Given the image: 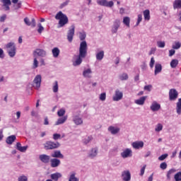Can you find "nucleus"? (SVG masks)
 <instances>
[{"instance_id": "obj_20", "label": "nucleus", "mask_w": 181, "mask_h": 181, "mask_svg": "<svg viewBox=\"0 0 181 181\" xmlns=\"http://www.w3.org/2000/svg\"><path fill=\"white\" fill-rule=\"evenodd\" d=\"M146 98H148V96H142L139 99L135 100V104H137V105H144Z\"/></svg>"}, {"instance_id": "obj_7", "label": "nucleus", "mask_w": 181, "mask_h": 181, "mask_svg": "<svg viewBox=\"0 0 181 181\" xmlns=\"http://www.w3.org/2000/svg\"><path fill=\"white\" fill-rule=\"evenodd\" d=\"M177 95H179V93H177V90L176 89H170L169 91V98L170 101H175L176 98H177Z\"/></svg>"}, {"instance_id": "obj_8", "label": "nucleus", "mask_w": 181, "mask_h": 181, "mask_svg": "<svg viewBox=\"0 0 181 181\" xmlns=\"http://www.w3.org/2000/svg\"><path fill=\"white\" fill-rule=\"evenodd\" d=\"M121 156L123 159L131 158V156H132V150H131V148H126L121 153Z\"/></svg>"}, {"instance_id": "obj_25", "label": "nucleus", "mask_w": 181, "mask_h": 181, "mask_svg": "<svg viewBox=\"0 0 181 181\" xmlns=\"http://www.w3.org/2000/svg\"><path fill=\"white\" fill-rule=\"evenodd\" d=\"M73 121L76 125H81L83 124V119L78 116H74Z\"/></svg>"}, {"instance_id": "obj_53", "label": "nucleus", "mask_w": 181, "mask_h": 181, "mask_svg": "<svg viewBox=\"0 0 181 181\" xmlns=\"http://www.w3.org/2000/svg\"><path fill=\"white\" fill-rule=\"evenodd\" d=\"M28 146H21V147L18 149V151H19L20 152H26V151L28 150Z\"/></svg>"}, {"instance_id": "obj_42", "label": "nucleus", "mask_w": 181, "mask_h": 181, "mask_svg": "<svg viewBox=\"0 0 181 181\" xmlns=\"http://www.w3.org/2000/svg\"><path fill=\"white\" fill-rule=\"evenodd\" d=\"M64 114H66V110H64V109H60L57 112L58 117H63V115H64Z\"/></svg>"}, {"instance_id": "obj_6", "label": "nucleus", "mask_w": 181, "mask_h": 181, "mask_svg": "<svg viewBox=\"0 0 181 181\" xmlns=\"http://www.w3.org/2000/svg\"><path fill=\"white\" fill-rule=\"evenodd\" d=\"M76 27L74 25L71 26V29L68 30L67 33V40L69 43H71L73 42V37H74V31H75Z\"/></svg>"}, {"instance_id": "obj_23", "label": "nucleus", "mask_w": 181, "mask_h": 181, "mask_svg": "<svg viewBox=\"0 0 181 181\" xmlns=\"http://www.w3.org/2000/svg\"><path fill=\"white\" fill-rule=\"evenodd\" d=\"M108 131H110L112 135H115L119 132V128L110 126L108 127Z\"/></svg>"}, {"instance_id": "obj_40", "label": "nucleus", "mask_w": 181, "mask_h": 181, "mask_svg": "<svg viewBox=\"0 0 181 181\" xmlns=\"http://www.w3.org/2000/svg\"><path fill=\"white\" fill-rule=\"evenodd\" d=\"M174 179H175V181H181V171L177 173L174 175Z\"/></svg>"}, {"instance_id": "obj_28", "label": "nucleus", "mask_w": 181, "mask_h": 181, "mask_svg": "<svg viewBox=\"0 0 181 181\" xmlns=\"http://www.w3.org/2000/svg\"><path fill=\"white\" fill-rule=\"evenodd\" d=\"M143 14H144L145 21H150L151 20V11H149L148 9L145 10L143 12Z\"/></svg>"}, {"instance_id": "obj_34", "label": "nucleus", "mask_w": 181, "mask_h": 181, "mask_svg": "<svg viewBox=\"0 0 181 181\" xmlns=\"http://www.w3.org/2000/svg\"><path fill=\"white\" fill-rule=\"evenodd\" d=\"M176 110H177V114L180 115V114H181V98L178 99V102L177 103Z\"/></svg>"}, {"instance_id": "obj_33", "label": "nucleus", "mask_w": 181, "mask_h": 181, "mask_svg": "<svg viewBox=\"0 0 181 181\" xmlns=\"http://www.w3.org/2000/svg\"><path fill=\"white\" fill-rule=\"evenodd\" d=\"M123 23L124 25L127 26V28H129V23H131V18H129V17L128 16L124 17Z\"/></svg>"}, {"instance_id": "obj_47", "label": "nucleus", "mask_w": 181, "mask_h": 181, "mask_svg": "<svg viewBox=\"0 0 181 181\" xmlns=\"http://www.w3.org/2000/svg\"><path fill=\"white\" fill-rule=\"evenodd\" d=\"M62 138V135L60 134H53V139L54 141H57V139H60Z\"/></svg>"}, {"instance_id": "obj_55", "label": "nucleus", "mask_w": 181, "mask_h": 181, "mask_svg": "<svg viewBox=\"0 0 181 181\" xmlns=\"http://www.w3.org/2000/svg\"><path fill=\"white\" fill-rule=\"evenodd\" d=\"M168 158V154H163L158 157V160H165Z\"/></svg>"}, {"instance_id": "obj_1", "label": "nucleus", "mask_w": 181, "mask_h": 181, "mask_svg": "<svg viewBox=\"0 0 181 181\" xmlns=\"http://www.w3.org/2000/svg\"><path fill=\"white\" fill-rule=\"evenodd\" d=\"M87 42L82 41L80 43L79 46V54L76 59V61L74 62V66H80L81 63H83V59L86 58L87 56Z\"/></svg>"}, {"instance_id": "obj_19", "label": "nucleus", "mask_w": 181, "mask_h": 181, "mask_svg": "<svg viewBox=\"0 0 181 181\" xmlns=\"http://www.w3.org/2000/svg\"><path fill=\"white\" fill-rule=\"evenodd\" d=\"M49 162H51V168H57L60 165V160L57 158H52Z\"/></svg>"}, {"instance_id": "obj_62", "label": "nucleus", "mask_w": 181, "mask_h": 181, "mask_svg": "<svg viewBox=\"0 0 181 181\" xmlns=\"http://www.w3.org/2000/svg\"><path fill=\"white\" fill-rule=\"evenodd\" d=\"M91 139H93V137L88 136V139H85L83 142L84 144H88V142H90V141H91Z\"/></svg>"}, {"instance_id": "obj_37", "label": "nucleus", "mask_w": 181, "mask_h": 181, "mask_svg": "<svg viewBox=\"0 0 181 181\" xmlns=\"http://www.w3.org/2000/svg\"><path fill=\"white\" fill-rule=\"evenodd\" d=\"M53 93H57L59 91V82L55 81L52 87Z\"/></svg>"}, {"instance_id": "obj_38", "label": "nucleus", "mask_w": 181, "mask_h": 181, "mask_svg": "<svg viewBox=\"0 0 181 181\" xmlns=\"http://www.w3.org/2000/svg\"><path fill=\"white\" fill-rule=\"evenodd\" d=\"M96 59L97 60H101L102 59H104V51H100L96 54Z\"/></svg>"}, {"instance_id": "obj_49", "label": "nucleus", "mask_w": 181, "mask_h": 181, "mask_svg": "<svg viewBox=\"0 0 181 181\" xmlns=\"http://www.w3.org/2000/svg\"><path fill=\"white\" fill-rule=\"evenodd\" d=\"M14 8L15 9H20V8H22V1H19L17 4H15Z\"/></svg>"}, {"instance_id": "obj_5", "label": "nucleus", "mask_w": 181, "mask_h": 181, "mask_svg": "<svg viewBox=\"0 0 181 181\" xmlns=\"http://www.w3.org/2000/svg\"><path fill=\"white\" fill-rule=\"evenodd\" d=\"M97 4L100 6H106L107 8H112L114 6V1H107V0H97Z\"/></svg>"}, {"instance_id": "obj_3", "label": "nucleus", "mask_w": 181, "mask_h": 181, "mask_svg": "<svg viewBox=\"0 0 181 181\" xmlns=\"http://www.w3.org/2000/svg\"><path fill=\"white\" fill-rule=\"evenodd\" d=\"M60 146V143L54 142L52 141H47L44 144V148L46 151H52L53 149H57Z\"/></svg>"}, {"instance_id": "obj_60", "label": "nucleus", "mask_w": 181, "mask_h": 181, "mask_svg": "<svg viewBox=\"0 0 181 181\" xmlns=\"http://www.w3.org/2000/svg\"><path fill=\"white\" fill-rule=\"evenodd\" d=\"M67 5H69V1H65L60 5L59 8L60 9H63V8H64V6H67Z\"/></svg>"}, {"instance_id": "obj_14", "label": "nucleus", "mask_w": 181, "mask_h": 181, "mask_svg": "<svg viewBox=\"0 0 181 181\" xmlns=\"http://www.w3.org/2000/svg\"><path fill=\"white\" fill-rule=\"evenodd\" d=\"M123 94L122 92L119 90H116L115 94L113 96V101H119V100H122Z\"/></svg>"}, {"instance_id": "obj_46", "label": "nucleus", "mask_w": 181, "mask_h": 181, "mask_svg": "<svg viewBox=\"0 0 181 181\" xmlns=\"http://www.w3.org/2000/svg\"><path fill=\"white\" fill-rule=\"evenodd\" d=\"M128 78V74H122L119 76V79L122 80V81H124V80H127Z\"/></svg>"}, {"instance_id": "obj_39", "label": "nucleus", "mask_w": 181, "mask_h": 181, "mask_svg": "<svg viewBox=\"0 0 181 181\" xmlns=\"http://www.w3.org/2000/svg\"><path fill=\"white\" fill-rule=\"evenodd\" d=\"M181 47V43L180 42H175L174 45H173V49H175V50H177V49H180Z\"/></svg>"}, {"instance_id": "obj_63", "label": "nucleus", "mask_w": 181, "mask_h": 181, "mask_svg": "<svg viewBox=\"0 0 181 181\" xmlns=\"http://www.w3.org/2000/svg\"><path fill=\"white\" fill-rule=\"evenodd\" d=\"M175 53H176V51H175V49H170L169 51V56H170V57H172V56H173V54H175Z\"/></svg>"}, {"instance_id": "obj_17", "label": "nucleus", "mask_w": 181, "mask_h": 181, "mask_svg": "<svg viewBox=\"0 0 181 181\" xmlns=\"http://www.w3.org/2000/svg\"><path fill=\"white\" fill-rule=\"evenodd\" d=\"M151 111H159L160 110V104L156 103V102H153L150 107Z\"/></svg>"}, {"instance_id": "obj_48", "label": "nucleus", "mask_w": 181, "mask_h": 181, "mask_svg": "<svg viewBox=\"0 0 181 181\" xmlns=\"http://www.w3.org/2000/svg\"><path fill=\"white\" fill-rule=\"evenodd\" d=\"M160 168L163 170H165V169H166L168 168V164L165 162L161 163L160 165Z\"/></svg>"}, {"instance_id": "obj_32", "label": "nucleus", "mask_w": 181, "mask_h": 181, "mask_svg": "<svg viewBox=\"0 0 181 181\" xmlns=\"http://www.w3.org/2000/svg\"><path fill=\"white\" fill-rule=\"evenodd\" d=\"M52 54L54 57H59V55L60 54V49L57 47H54L52 49Z\"/></svg>"}, {"instance_id": "obj_26", "label": "nucleus", "mask_w": 181, "mask_h": 181, "mask_svg": "<svg viewBox=\"0 0 181 181\" xmlns=\"http://www.w3.org/2000/svg\"><path fill=\"white\" fill-rule=\"evenodd\" d=\"M50 177L52 180L57 181L60 177H62V173H55L50 175Z\"/></svg>"}, {"instance_id": "obj_50", "label": "nucleus", "mask_w": 181, "mask_h": 181, "mask_svg": "<svg viewBox=\"0 0 181 181\" xmlns=\"http://www.w3.org/2000/svg\"><path fill=\"white\" fill-rule=\"evenodd\" d=\"M157 45L158 47L163 48L165 47V42L164 41H158L157 42Z\"/></svg>"}, {"instance_id": "obj_11", "label": "nucleus", "mask_w": 181, "mask_h": 181, "mask_svg": "<svg viewBox=\"0 0 181 181\" xmlns=\"http://www.w3.org/2000/svg\"><path fill=\"white\" fill-rule=\"evenodd\" d=\"M24 22L27 26H31L32 28H35L36 26V21L35 18H32L31 21L27 17L24 18Z\"/></svg>"}, {"instance_id": "obj_31", "label": "nucleus", "mask_w": 181, "mask_h": 181, "mask_svg": "<svg viewBox=\"0 0 181 181\" xmlns=\"http://www.w3.org/2000/svg\"><path fill=\"white\" fill-rule=\"evenodd\" d=\"M66 121H67V116H64L62 118L58 119L56 125H60L62 124H64V122H66Z\"/></svg>"}, {"instance_id": "obj_61", "label": "nucleus", "mask_w": 181, "mask_h": 181, "mask_svg": "<svg viewBox=\"0 0 181 181\" xmlns=\"http://www.w3.org/2000/svg\"><path fill=\"white\" fill-rule=\"evenodd\" d=\"M6 19V14H4L0 17V22H5Z\"/></svg>"}, {"instance_id": "obj_18", "label": "nucleus", "mask_w": 181, "mask_h": 181, "mask_svg": "<svg viewBox=\"0 0 181 181\" xmlns=\"http://www.w3.org/2000/svg\"><path fill=\"white\" fill-rule=\"evenodd\" d=\"M3 3V6H4V11H9L11 8H9L10 5H12V2L11 0H1Z\"/></svg>"}, {"instance_id": "obj_59", "label": "nucleus", "mask_w": 181, "mask_h": 181, "mask_svg": "<svg viewBox=\"0 0 181 181\" xmlns=\"http://www.w3.org/2000/svg\"><path fill=\"white\" fill-rule=\"evenodd\" d=\"M141 22H142V15L139 14L136 25H139V23H141Z\"/></svg>"}, {"instance_id": "obj_13", "label": "nucleus", "mask_w": 181, "mask_h": 181, "mask_svg": "<svg viewBox=\"0 0 181 181\" xmlns=\"http://www.w3.org/2000/svg\"><path fill=\"white\" fill-rule=\"evenodd\" d=\"M39 158L42 163H49V162H50V156L46 154L40 155Z\"/></svg>"}, {"instance_id": "obj_36", "label": "nucleus", "mask_w": 181, "mask_h": 181, "mask_svg": "<svg viewBox=\"0 0 181 181\" xmlns=\"http://www.w3.org/2000/svg\"><path fill=\"white\" fill-rule=\"evenodd\" d=\"M98 149L97 148H92L90 154H89V158H94L95 156H97V152H98Z\"/></svg>"}, {"instance_id": "obj_64", "label": "nucleus", "mask_w": 181, "mask_h": 181, "mask_svg": "<svg viewBox=\"0 0 181 181\" xmlns=\"http://www.w3.org/2000/svg\"><path fill=\"white\" fill-rule=\"evenodd\" d=\"M4 49H2V48H0V58L4 59Z\"/></svg>"}, {"instance_id": "obj_15", "label": "nucleus", "mask_w": 181, "mask_h": 181, "mask_svg": "<svg viewBox=\"0 0 181 181\" xmlns=\"http://www.w3.org/2000/svg\"><path fill=\"white\" fill-rule=\"evenodd\" d=\"M122 176L123 177L124 181H129L131 180V173L129 170L124 171L122 173Z\"/></svg>"}, {"instance_id": "obj_44", "label": "nucleus", "mask_w": 181, "mask_h": 181, "mask_svg": "<svg viewBox=\"0 0 181 181\" xmlns=\"http://www.w3.org/2000/svg\"><path fill=\"white\" fill-rule=\"evenodd\" d=\"M39 66V62H37V58H34V62H33V69H37Z\"/></svg>"}, {"instance_id": "obj_41", "label": "nucleus", "mask_w": 181, "mask_h": 181, "mask_svg": "<svg viewBox=\"0 0 181 181\" xmlns=\"http://www.w3.org/2000/svg\"><path fill=\"white\" fill-rule=\"evenodd\" d=\"M100 101H105L106 98H107V94L105 93H103L100 95L99 97Z\"/></svg>"}, {"instance_id": "obj_22", "label": "nucleus", "mask_w": 181, "mask_h": 181, "mask_svg": "<svg viewBox=\"0 0 181 181\" xmlns=\"http://www.w3.org/2000/svg\"><path fill=\"white\" fill-rule=\"evenodd\" d=\"M15 141H16V136L15 135H11V136L7 137L6 142L8 145H12L13 144V142H15Z\"/></svg>"}, {"instance_id": "obj_54", "label": "nucleus", "mask_w": 181, "mask_h": 181, "mask_svg": "<svg viewBox=\"0 0 181 181\" xmlns=\"http://www.w3.org/2000/svg\"><path fill=\"white\" fill-rule=\"evenodd\" d=\"M38 28H39L38 30H37L38 33H42V32H43V30H45L43 26H42L41 23L38 24Z\"/></svg>"}, {"instance_id": "obj_43", "label": "nucleus", "mask_w": 181, "mask_h": 181, "mask_svg": "<svg viewBox=\"0 0 181 181\" xmlns=\"http://www.w3.org/2000/svg\"><path fill=\"white\" fill-rule=\"evenodd\" d=\"M163 129V126L161 124H158L156 128L155 129V131L156 132H159L162 131Z\"/></svg>"}, {"instance_id": "obj_27", "label": "nucleus", "mask_w": 181, "mask_h": 181, "mask_svg": "<svg viewBox=\"0 0 181 181\" xmlns=\"http://www.w3.org/2000/svg\"><path fill=\"white\" fill-rule=\"evenodd\" d=\"M176 169L172 168L170 170L168 171L167 173V180H170L172 179V176H173V173H175Z\"/></svg>"}, {"instance_id": "obj_35", "label": "nucleus", "mask_w": 181, "mask_h": 181, "mask_svg": "<svg viewBox=\"0 0 181 181\" xmlns=\"http://www.w3.org/2000/svg\"><path fill=\"white\" fill-rule=\"evenodd\" d=\"M178 64L179 61L177 59H173L170 62V67H172V69H176Z\"/></svg>"}, {"instance_id": "obj_58", "label": "nucleus", "mask_w": 181, "mask_h": 181, "mask_svg": "<svg viewBox=\"0 0 181 181\" xmlns=\"http://www.w3.org/2000/svg\"><path fill=\"white\" fill-rule=\"evenodd\" d=\"M18 181H28V177L22 175L20 177H18Z\"/></svg>"}, {"instance_id": "obj_9", "label": "nucleus", "mask_w": 181, "mask_h": 181, "mask_svg": "<svg viewBox=\"0 0 181 181\" xmlns=\"http://www.w3.org/2000/svg\"><path fill=\"white\" fill-rule=\"evenodd\" d=\"M121 25V21L118 19L115 20L113 23V26L112 28V33H117L118 32V29Z\"/></svg>"}, {"instance_id": "obj_24", "label": "nucleus", "mask_w": 181, "mask_h": 181, "mask_svg": "<svg viewBox=\"0 0 181 181\" xmlns=\"http://www.w3.org/2000/svg\"><path fill=\"white\" fill-rule=\"evenodd\" d=\"M93 71H91L90 69H86L83 72V77H86V78H91V74Z\"/></svg>"}, {"instance_id": "obj_2", "label": "nucleus", "mask_w": 181, "mask_h": 181, "mask_svg": "<svg viewBox=\"0 0 181 181\" xmlns=\"http://www.w3.org/2000/svg\"><path fill=\"white\" fill-rule=\"evenodd\" d=\"M55 19H57V21H59V28H63L64 25H67V23H69V18L66 14L63 13V12L62 11H59L56 14Z\"/></svg>"}, {"instance_id": "obj_4", "label": "nucleus", "mask_w": 181, "mask_h": 181, "mask_svg": "<svg viewBox=\"0 0 181 181\" xmlns=\"http://www.w3.org/2000/svg\"><path fill=\"white\" fill-rule=\"evenodd\" d=\"M6 47L7 49L8 56H10V57H15V55L16 54V45H15V43L8 42L6 45Z\"/></svg>"}, {"instance_id": "obj_52", "label": "nucleus", "mask_w": 181, "mask_h": 181, "mask_svg": "<svg viewBox=\"0 0 181 181\" xmlns=\"http://www.w3.org/2000/svg\"><path fill=\"white\" fill-rule=\"evenodd\" d=\"M144 90H145L146 91L151 92V90H152V85H147V86H144Z\"/></svg>"}, {"instance_id": "obj_56", "label": "nucleus", "mask_w": 181, "mask_h": 181, "mask_svg": "<svg viewBox=\"0 0 181 181\" xmlns=\"http://www.w3.org/2000/svg\"><path fill=\"white\" fill-rule=\"evenodd\" d=\"M154 65H155V58L151 57L150 64H149L151 69H153Z\"/></svg>"}, {"instance_id": "obj_12", "label": "nucleus", "mask_w": 181, "mask_h": 181, "mask_svg": "<svg viewBox=\"0 0 181 181\" xmlns=\"http://www.w3.org/2000/svg\"><path fill=\"white\" fill-rule=\"evenodd\" d=\"M33 83L35 85L36 88H40L42 83V76L37 75L34 78Z\"/></svg>"}, {"instance_id": "obj_30", "label": "nucleus", "mask_w": 181, "mask_h": 181, "mask_svg": "<svg viewBox=\"0 0 181 181\" xmlns=\"http://www.w3.org/2000/svg\"><path fill=\"white\" fill-rule=\"evenodd\" d=\"M173 8L174 9H181V0H175L173 2Z\"/></svg>"}, {"instance_id": "obj_21", "label": "nucleus", "mask_w": 181, "mask_h": 181, "mask_svg": "<svg viewBox=\"0 0 181 181\" xmlns=\"http://www.w3.org/2000/svg\"><path fill=\"white\" fill-rule=\"evenodd\" d=\"M52 158H59L60 159H63L64 158V156L62 154V152L60 151H54L53 153L51 154Z\"/></svg>"}, {"instance_id": "obj_57", "label": "nucleus", "mask_w": 181, "mask_h": 181, "mask_svg": "<svg viewBox=\"0 0 181 181\" xmlns=\"http://www.w3.org/2000/svg\"><path fill=\"white\" fill-rule=\"evenodd\" d=\"M145 169H146V165H144L141 169L140 173V176H144V174L145 173Z\"/></svg>"}, {"instance_id": "obj_10", "label": "nucleus", "mask_w": 181, "mask_h": 181, "mask_svg": "<svg viewBox=\"0 0 181 181\" xmlns=\"http://www.w3.org/2000/svg\"><path fill=\"white\" fill-rule=\"evenodd\" d=\"M33 56H40V57H45V56H46V51L42 49H36L33 52Z\"/></svg>"}, {"instance_id": "obj_16", "label": "nucleus", "mask_w": 181, "mask_h": 181, "mask_svg": "<svg viewBox=\"0 0 181 181\" xmlns=\"http://www.w3.org/2000/svg\"><path fill=\"white\" fill-rule=\"evenodd\" d=\"M134 149H141L144 148V141H134L132 144Z\"/></svg>"}, {"instance_id": "obj_51", "label": "nucleus", "mask_w": 181, "mask_h": 181, "mask_svg": "<svg viewBox=\"0 0 181 181\" xmlns=\"http://www.w3.org/2000/svg\"><path fill=\"white\" fill-rule=\"evenodd\" d=\"M79 38H80V40H84L86 39V33H80Z\"/></svg>"}, {"instance_id": "obj_29", "label": "nucleus", "mask_w": 181, "mask_h": 181, "mask_svg": "<svg viewBox=\"0 0 181 181\" xmlns=\"http://www.w3.org/2000/svg\"><path fill=\"white\" fill-rule=\"evenodd\" d=\"M162 71V65L160 64H156L155 66V71L154 74L156 76V74H159Z\"/></svg>"}, {"instance_id": "obj_45", "label": "nucleus", "mask_w": 181, "mask_h": 181, "mask_svg": "<svg viewBox=\"0 0 181 181\" xmlns=\"http://www.w3.org/2000/svg\"><path fill=\"white\" fill-rule=\"evenodd\" d=\"M69 181H78V179L76 177V174L73 173L71 175Z\"/></svg>"}]
</instances>
